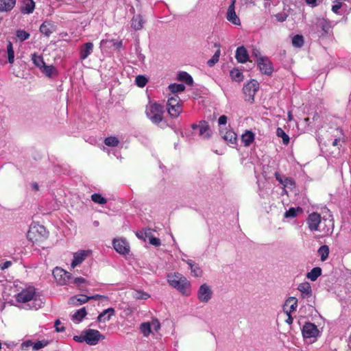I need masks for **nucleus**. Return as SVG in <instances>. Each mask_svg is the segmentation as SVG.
<instances>
[{
  "label": "nucleus",
  "mask_w": 351,
  "mask_h": 351,
  "mask_svg": "<svg viewBox=\"0 0 351 351\" xmlns=\"http://www.w3.org/2000/svg\"><path fill=\"white\" fill-rule=\"evenodd\" d=\"M147 238L149 239V242L150 244H152L154 246H156V247H158L160 245L161 242H160V239L154 237L152 234H149Z\"/></svg>",
  "instance_id": "obj_52"
},
{
  "label": "nucleus",
  "mask_w": 351,
  "mask_h": 351,
  "mask_svg": "<svg viewBox=\"0 0 351 351\" xmlns=\"http://www.w3.org/2000/svg\"><path fill=\"white\" fill-rule=\"evenodd\" d=\"M322 275V269L319 267H314L306 274L307 278L311 281H315Z\"/></svg>",
  "instance_id": "obj_32"
},
{
  "label": "nucleus",
  "mask_w": 351,
  "mask_h": 351,
  "mask_svg": "<svg viewBox=\"0 0 351 351\" xmlns=\"http://www.w3.org/2000/svg\"><path fill=\"white\" fill-rule=\"evenodd\" d=\"M285 306V307L289 306V310L287 311V314H291L296 310L298 306V300L295 297H290L286 300Z\"/></svg>",
  "instance_id": "obj_26"
},
{
  "label": "nucleus",
  "mask_w": 351,
  "mask_h": 351,
  "mask_svg": "<svg viewBox=\"0 0 351 351\" xmlns=\"http://www.w3.org/2000/svg\"><path fill=\"white\" fill-rule=\"evenodd\" d=\"M260 71L265 75H271L274 71L273 65L267 57H260L256 60Z\"/></svg>",
  "instance_id": "obj_9"
},
{
  "label": "nucleus",
  "mask_w": 351,
  "mask_h": 351,
  "mask_svg": "<svg viewBox=\"0 0 351 351\" xmlns=\"http://www.w3.org/2000/svg\"><path fill=\"white\" fill-rule=\"evenodd\" d=\"M32 60L34 64L40 69V70L46 64L42 56L37 55L36 53L32 55Z\"/></svg>",
  "instance_id": "obj_33"
},
{
  "label": "nucleus",
  "mask_w": 351,
  "mask_h": 351,
  "mask_svg": "<svg viewBox=\"0 0 351 351\" xmlns=\"http://www.w3.org/2000/svg\"><path fill=\"white\" fill-rule=\"evenodd\" d=\"M15 4L16 0H0V11H10L15 6Z\"/></svg>",
  "instance_id": "obj_25"
},
{
  "label": "nucleus",
  "mask_w": 351,
  "mask_h": 351,
  "mask_svg": "<svg viewBox=\"0 0 351 351\" xmlns=\"http://www.w3.org/2000/svg\"><path fill=\"white\" fill-rule=\"evenodd\" d=\"M241 141L245 146L247 147L250 145V144L254 141V134L249 130L245 131V132L241 136Z\"/></svg>",
  "instance_id": "obj_29"
},
{
  "label": "nucleus",
  "mask_w": 351,
  "mask_h": 351,
  "mask_svg": "<svg viewBox=\"0 0 351 351\" xmlns=\"http://www.w3.org/2000/svg\"><path fill=\"white\" fill-rule=\"evenodd\" d=\"M149 234H151V229H147L144 231L137 232L136 233L138 238L143 240H145Z\"/></svg>",
  "instance_id": "obj_51"
},
{
  "label": "nucleus",
  "mask_w": 351,
  "mask_h": 351,
  "mask_svg": "<svg viewBox=\"0 0 351 351\" xmlns=\"http://www.w3.org/2000/svg\"><path fill=\"white\" fill-rule=\"evenodd\" d=\"M179 104H181L180 99L178 95H175L168 99L167 108L175 106Z\"/></svg>",
  "instance_id": "obj_47"
},
{
  "label": "nucleus",
  "mask_w": 351,
  "mask_h": 351,
  "mask_svg": "<svg viewBox=\"0 0 351 351\" xmlns=\"http://www.w3.org/2000/svg\"><path fill=\"white\" fill-rule=\"evenodd\" d=\"M145 113L153 123L158 125L162 121L164 107L157 103H149L146 106Z\"/></svg>",
  "instance_id": "obj_3"
},
{
  "label": "nucleus",
  "mask_w": 351,
  "mask_h": 351,
  "mask_svg": "<svg viewBox=\"0 0 351 351\" xmlns=\"http://www.w3.org/2000/svg\"><path fill=\"white\" fill-rule=\"evenodd\" d=\"M331 26L330 23L324 19H319L312 25L311 31L318 38H325L330 33Z\"/></svg>",
  "instance_id": "obj_4"
},
{
  "label": "nucleus",
  "mask_w": 351,
  "mask_h": 351,
  "mask_svg": "<svg viewBox=\"0 0 351 351\" xmlns=\"http://www.w3.org/2000/svg\"><path fill=\"white\" fill-rule=\"evenodd\" d=\"M91 199L96 204L104 205L107 202L106 198L101 196L99 193H93L91 195Z\"/></svg>",
  "instance_id": "obj_40"
},
{
  "label": "nucleus",
  "mask_w": 351,
  "mask_h": 351,
  "mask_svg": "<svg viewBox=\"0 0 351 351\" xmlns=\"http://www.w3.org/2000/svg\"><path fill=\"white\" fill-rule=\"evenodd\" d=\"M86 343L90 346H95L105 337L101 332L95 329L85 330Z\"/></svg>",
  "instance_id": "obj_8"
},
{
  "label": "nucleus",
  "mask_w": 351,
  "mask_h": 351,
  "mask_svg": "<svg viewBox=\"0 0 351 351\" xmlns=\"http://www.w3.org/2000/svg\"><path fill=\"white\" fill-rule=\"evenodd\" d=\"M274 175H275V178H276V180H278L280 184H282V182H283V180H284V178H285V177L282 176V174H281L280 173H279V172H276Z\"/></svg>",
  "instance_id": "obj_64"
},
{
  "label": "nucleus",
  "mask_w": 351,
  "mask_h": 351,
  "mask_svg": "<svg viewBox=\"0 0 351 351\" xmlns=\"http://www.w3.org/2000/svg\"><path fill=\"white\" fill-rule=\"evenodd\" d=\"M141 332L144 336L147 337L151 333V325L149 322L142 323L140 326Z\"/></svg>",
  "instance_id": "obj_44"
},
{
  "label": "nucleus",
  "mask_w": 351,
  "mask_h": 351,
  "mask_svg": "<svg viewBox=\"0 0 351 351\" xmlns=\"http://www.w3.org/2000/svg\"><path fill=\"white\" fill-rule=\"evenodd\" d=\"M287 16L288 15L285 12H280L275 15L276 20L279 22H284Z\"/></svg>",
  "instance_id": "obj_56"
},
{
  "label": "nucleus",
  "mask_w": 351,
  "mask_h": 351,
  "mask_svg": "<svg viewBox=\"0 0 351 351\" xmlns=\"http://www.w3.org/2000/svg\"><path fill=\"white\" fill-rule=\"evenodd\" d=\"M145 21L141 14L134 15L131 20V27L136 31L143 29Z\"/></svg>",
  "instance_id": "obj_20"
},
{
  "label": "nucleus",
  "mask_w": 351,
  "mask_h": 351,
  "mask_svg": "<svg viewBox=\"0 0 351 351\" xmlns=\"http://www.w3.org/2000/svg\"><path fill=\"white\" fill-rule=\"evenodd\" d=\"M336 4L332 6V11L335 13H338L339 10L341 8L342 3L340 1H335Z\"/></svg>",
  "instance_id": "obj_60"
},
{
  "label": "nucleus",
  "mask_w": 351,
  "mask_h": 351,
  "mask_svg": "<svg viewBox=\"0 0 351 351\" xmlns=\"http://www.w3.org/2000/svg\"><path fill=\"white\" fill-rule=\"evenodd\" d=\"M226 19L235 25H240L241 21L236 14L235 8L228 7L226 12Z\"/></svg>",
  "instance_id": "obj_19"
},
{
  "label": "nucleus",
  "mask_w": 351,
  "mask_h": 351,
  "mask_svg": "<svg viewBox=\"0 0 351 351\" xmlns=\"http://www.w3.org/2000/svg\"><path fill=\"white\" fill-rule=\"evenodd\" d=\"M49 344V341L47 340L38 341L33 345V350L36 351L41 348H45Z\"/></svg>",
  "instance_id": "obj_48"
},
{
  "label": "nucleus",
  "mask_w": 351,
  "mask_h": 351,
  "mask_svg": "<svg viewBox=\"0 0 351 351\" xmlns=\"http://www.w3.org/2000/svg\"><path fill=\"white\" fill-rule=\"evenodd\" d=\"M86 337H85V330H84L80 335H76L73 337V340H75L76 342L82 343L86 342Z\"/></svg>",
  "instance_id": "obj_57"
},
{
  "label": "nucleus",
  "mask_w": 351,
  "mask_h": 351,
  "mask_svg": "<svg viewBox=\"0 0 351 351\" xmlns=\"http://www.w3.org/2000/svg\"><path fill=\"white\" fill-rule=\"evenodd\" d=\"M230 77L232 80L240 82L243 81V75L241 71H239L238 69H233L230 72Z\"/></svg>",
  "instance_id": "obj_35"
},
{
  "label": "nucleus",
  "mask_w": 351,
  "mask_h": 351,
  "mask_svg": "<svg viewBox=\"0 0 351 351\" xmlns=\"http://www.w3.org/2000/svg\"><path fill=\"white\" fill-rule=\"evenodd\" d=\"M11 265H12V262L10 261H7L0 265V268H1V269L4 270V269L10 267Z\"/></svg>",
  "instance_id": "obj_63"
},
{
  "label": "nucleus",
  "mask_w": 351,
  "mask_h": 351,
  "mask_svg": "<svg viewBox=\"0 0 351 351\" xmlns=\"http://www.w3.org/2000/svg\"><path fill=\"white\" fill-rule=\"evenodd\" d=\"M53 276L60 285H67L72 283V274L60 267H57L53 270Z\"/></svg>",
  "instance_id": "obj_5"
},
{
  "label": "nucleus",
  "mask_w": 351,
  "mask_h": 351,
  "mask_svg": "<svg viewBox=\"0 0 351 351\" xmlns=\"http://www.w3.org/2000/svg\"><path fill=\"white\" fill-rule=\"evenodd\" d=\"M86 282H87V281H86V280L84 278L78 277V278H74L73 277V280H72V283L71 284H74L75 286H77L80 289H82V285L84 284V283H86Z\"/></svg>",
  "instance_id": "obj_50"
},
{
  "label": "nucleus",
  "mask_w": 351,
  "mask_h": 351,
  "mask_svg": "<svg viewBox=\"0 0 351 351\" xmlns=\"http://www.w3.org/2000/svg\"><path fill=\"white\" fill-rule=\"evenodd\" d=\"M178 80L180 82L186 83L189 86H192L193 84V80L191 75L185 71H180L178 73Z\"/></svg>",
  "instance_id": "obj_27"
},
{
  "label": "nucleus",
  "mask_w": 351,
  "mask_h": 351,
  "mask_svg": "<svg viewBox=\"0 0 351 351\" xmlns=\"http://www.w3.org/2000/svg\"><path fill=\"white\" fill-rule=\"evenodd\" d=\"M294 184H295L294 180L291 178H287V177H285L284 178V180L282 183V184L284 186H293V185H294Z\"/></svg>",
  "instance_id": "obj_58"
},
{
  "label": "nucleus",
  "mask_w": 351,
  "mask_h": 351,
  "mask_svg": "<svg viewBox=\"0 0 351 351\" xmlns=\"http://www.w3.org/2000/svg\"><path fill=\"white\" fill-rule=\"evenodd\" d=\"M276 134L278 137L282 138V142L285 145H287L289 143V137L285 133V132L280 128H278L276 130Z\"/></svg>",
  "instance_id": "obj_43"
},
{
  "label": "nucleus",
  "mask_w": 351,
  "mask_h": 351,
  "mask_svg": "<svg viewBox=\"0 0 351 351\" xmlns=\"http://www.w3.org/2000/svg\"><path fill=\"white\" fill-rule=\"evenodd\" d=\"M7 53L8 62L10 64H13L14 61V51L13 49L12 43L10 41H8L7 45Z\"/></svg>",
  "instance_id": "obj_37"
},
{
  "label": "nucleus",
  "mask_w": 351,
  "mask_h": 351,
  "mask_svg": "<svg viewBox=\"0 0 351 351\" xmlns=\"http://www.w3.org/2000/svg\"><path fill=\"white\" fill-rule=\"evenodd\" d=\"M211 130L209 124L206 121H201L199 123V135L203 138L208 139L211 136Z\"/></svg>",
  "instance_id": "obj_17"
},
{
  "label": "nucleus",
  "mask_w": 351,
  "mask_h": 351,
  "mask_svg": "<svg viewBox=\"0 0 351 351\" xmlns=\"http://www.w3.org/2000/svg\"><path fill=\"white\" fill-rule=\"evenodd\" d=\"M35 8V3L33 0H23L21 12L23 14H31Z\"/></svg>",
  "instance_id": "obj_22"
},
{
  "label": "nucleus",
  "mask_w": 351,
  "mask_h": 351,
  "mask_svg": "<svg viewBox=\"0 0 351 351\" xmlns=\"http://www.w3.org/2000/svg\"><path fill=\"white\" fill-rule=\"evenodd\" d=\"M34 344V343L32 341L27 340L21 343V347L22 350H25L30 346H32L33 348Z\"/></svg>",
  "instance_id": "obj_59"
},
{
  "label": "nucleus",
  "mask_w": 351,
  "mask_h": 351,
  "mask_svg": "<svg viewBox=\"0 0 351 351\" xmlns=\"http://www.w3.org/2000/svg\"><path fill=\"white\" fill-rule=\"evenodd\" d=\"M235 58L239 63H245L249 59L247 49L243 47H239L236 50Z\"/></svg>",
  "instance_id": "obj_18"
},
{
  "label": "nucleus",
  "mask_w": 351,
  "mask_h": 351,
  "mask_svg": "<svg viewBox=\"0 0 351 351\" xmlns=\"http://www.w3.org/2000/svg\"><path fill=\"white\" fill-rule=\"evenodd\" d=\"M40 71L43 73L47 77H52L54 75H58V71L56 67L53 65H45Z\"/></svg>",
  "instance_id": "obj_28"
},
{
  "label": "nucleus",
  "mask_w": 351,
  "mask_h": 351,
  "mask_svg": "<svg viewBox=\"0 0 351 351\" xmlns=\"http://www.w3.org/2000/svg\"><path fill=\"white\" fill-rule=\"evenodd\" d=\"M298 290L301 293L302 298L306 299L308 302H312L315 304V300L312 298V288L309 282H304L298 285Z\"/></svg>",
  "instance_id": "obj_11"
},
{
  "label": "nucleus",
  "mask_w": 351,
  "mask_h": 351,
  "mask_svg": "<svg viewBox=\"0 0 351 351\" xmlns=\"http://www.w3.org/2000/svg\"><path fill=\"white\" fill-rule=\"evenodd\" d=\"M337 132L338 133H339V136H336V138L334 139V141H332V145L333 146H337V145L339 144V142H340V141H341V136L343 135L342 130H341V129H339V128H337Z\"/></svg>",
  "instance_id": "obj_55"
},
{
  "label": "nucleus",
  "mask_w": 351,
  "mask_h": 351,
  "mask_svg": "<svg viewBox=\"0 0 351 351\" xmlns=\"http://www.w3.org/2000/svg\"><path fill=\"white\" fill-rule=\"evenodd\" d=\"M169 89L173 93H180L184 90L185 86L182 84H171L169 86Z\"/></svg>",
  "instance_id": "obj_41"
},
{
  "label": "nucleus",
  "mask_w": 351,
  "mask_h": 351,
  "mask_svg": "<svg viewBox=\"0 0 351 351\" xmlns=\"http://www.w3.org/2000/svg\"><path fill=\"white\" fill-rule=\"evenodd\" d=\"M132 297L136 300H147L150 297V295L143 291L134 290L132 292Z\"/></svg>",
  "instance_id": "obj_38"
},
{
  "label": "nucleus",
  "mask_w": 351,
  "mask_h": 351,
  "mask_svg": "<svg viewBox=\"0 0 351 351\" xmlns=\"http://www.w3.org/2000/svg\"><path fill=\"white\" fill-rule=\"evenodd\" d=\"M167 280L172 287L178 290L183 295H189L191 283L182 274L180 273L170 274L167 276Z\"/></svg>",
  "instance_id": "obj_2"
},
{
  "label": "nucleus",
  "mask_w": 351,
  "mask_h": 351,
  "mask_svg": "<svg viewBox=\"0 0 351 351\" xmlns=\"http://www.w3.org/2000/svg\"><path fill=\"white\" fill-rule=\"evenodd\" d=\"M91 254L92 251L90 250H79L75 252L71 264V267L75 268L76 266L80 265L87 257L90 256Z\"/></svg>",
  "instance_id": "obj_12"
},
{
  "label": "nucleus",
  "mask_w": 351,
  "mask_h": 351,
  "mask_svg": "<svg viewBox=\"0 0 351 351\" xmlns=\"http://www.w3.org/2000/svg\"><path fill=\"white\" fill-rule=\"evenodd\" d=\"M167 109L172 118H177L182 111V103L175 106L167 108Z\"/></svg>",
  "instance_id": "obj_31"
},
{
  "label": "nucleus",
  "mask_w": 351,
  "mask_h": 351,
  "mask_svg": "<svg viewBox=\"0 0 351 351\" xmlns=\"http://www.w3.org/2000/svg\"><path fill=\"white\" fill-rule=\"evenodd\" d=\"M302 333L304 339L317 338L319 335L317 326L311 322H306L304 324Z\"/></svg>",
  "instance_id": "obj_10"
},
{
  "label": "nucleus",
  "mask_w": 351,
  "mask_h": 351,
  "mask_svg": "<svg viewBox=\"0 0 351 351\" xmlns=\"http://www.w3.org/2000/svg\"><path fill=\"white\" fill-rule=\"evenodd\" d=\"M220 135L222 138L231 144H235L237 139V134L232 130L221 129Z\"/></svg>",
  "instance_id": "obj_16"
},
{
  "label": "nucleus",
  "mask_w": 351,
  "mask_h": 351,
  "mask_svg": "<svg viewBox=\"0 0 351 351\" xmlns=\"http://www.w3.org/2000/svg\"><path fill=\"white\" fill-rule=\"evenodd\" d=\"M115 311L113 308H108L101 312L97 318L98 322H105L109 321L112 316L114 315Z\"/></svg>",
  "instance_id": "obj_21"
},
{
  "label": "nucleus",
  "mask_w": 351,
  "mask_h": 351,
  "mask_svg": "<svg viewBox=\"0 0 351 351\" xmlns=\"http://www.w3.org/2000/svg\"><path fill=\"white\" fill-rule=\"evenodd\" d=\"M302 209L300 207L290 208L288 210H287L285 213V217L286 218H293L298 215V213H302Z\"/></svg>",
  "instance_id": "obj_36"
},
{
  "label": "nucleus",
  "mask_w": 351,
  "mask_h": 351,
  "mask_svg": "<svg viewBox=\"0 0 351 351\" xmlns=\"http://www.w3.org/2000/svg\"><path fill=\"white\" fill-rule=\"evenodd\" d=\"M69 300L71 304L75 306H79L87 302L88 300H90V298L86 295L80 294L71 298Z\"/></svg>",
  "instance_id": "obj_23"
},
{
  "label": "nucleus",
  "mask_w": 351,
  "mask_h": 351,
  "mask_svg": "<svg viewBox=\"0 0 351 351\" xmlns=\"http://www.w3.org/2000/svg\"><path fill=\"white\" fill-rule=\"evenodd\" d=\"M220 55H221V51L219 49H218L215 51L214 55L212 56V58L209 60H208L207 64L210 67L213 66L219 61Z\"/></svg>",
  "instance_id": "obj_42"
},
{
  "label": "nucleus",
  "mask_w": 351,
  "mask_h": 351,
  "mask_svg": "<svg viewBox=\"0 0 351 351\" xmlns=\"http://www.w3.org/2000/svg\"><path fill=\"white\" fill-rule=\"evenodd\" d=\"M114 250L121 254H126L130 251V247L125 239H114L112 241Z\"/></svg>",
  "instance_id": "obj_14"
},
{
  "label": "nucleus",
  "mask_w": 351,
  "mask_h": 351,
  "mask_svg": "<svg viewBox=\"0 0 351 351\" xmlns=\"http://www.w3.org/2000/svg\"><path fill=\"white\" fill-rule=\"evenodd\" d=\"M40 31L42 34H45L47 36H49L52 33V32L49 28L48 25H46L45 23L40 25Z\"/></svg>",
  "instance_id": "obj_54"
},
{
  "label": "nucleus",
  "mask_w": 351,
  "mask_h": 351,
  "mask_svg": "<svg viewBox=\"0 0 351 351\" xmlns=\"http://www.w3.org/2000/svg\"><path fill=\"white\" fill-rule=\"evenodd\" d=\"M259 89V84L255 80H252L246 84L244 85L243 88V93L245 95V101H249L250 103H253L254 101V96L256 92Z\"/></svg>",
  "instance_id": "obj_6"
},
{
  "label": "nucleus",
  "mask_w": 351,
  "mask_h": 351,
  "mask_svg": "<svg viewBox=\"0 0 351 351\" xmlns=\"http://www.w3.org/2000/svg\"><path fill=\"white\" fill-rule=\"evenodd\" d=\"M87 315V312L85 307H83L79 310H77L71 317V319L73 322L77 323H80L82 321L84 317Z\"/></svg>",
  "instance_id": "obj_30"
},
{
  "label": "nucleus",
  "mask_w": 351,
  "mask_h": 351,
  "mask_svg": "<svg viewBox=\"0 0 351 351\" xmlns=\"http://www.w3.org/2000/svg\"><path fill=\"white\" fill-rule=\"evenodd\" d=\"M182 261L186 262L188 264V265L191 271V273L193 274V275L194 276L199 277L202 276V269L197 264H195L192 260L182 259Z\"/></svg>",
  "instance_id": "obj_24"
},
{
  "label": "nucleus",
  "mask_w": 351,
  "mask_h": 351,
  "mask_svg": "<svg viewBox=\"0 0 351 351\" xmlns=\"http://www.w3.org/2000/svg\"><path fill=\"white\" fill-rule=\"evenodd\" d=\"M304 43V38L302 35L297 34L292 38V45L295 47H302Z\"/></svg>",
  "instance_id": "obj_39"
},
{
  "label": "nucleus",
  "mask_w": 351,
  "mask_h": 351,
  "mask_svg": "<svg viewBox=\"0 0 351 351\" xmlns=\"http://www.w3.org/2000/svg\"><path fill=\"white\" fill-rule=\"evenodd\" d=\"M329 247L326 245H322L317 250V253L320 256V259L322 261H325L329 255Z\"/></svg>",
  "instance_id": "obj_34"
},
{
  "label": "nucleus",
  "mask_w": 351,
  "mask_h": 351,
  "mask_svg": "<svg viewBox=\"0 0 351 351\" xmlns=\"http://www.w3.org/2000/svg\"><path fill=\"white\" fill-rule=\"evenodd\" d=\"M16 36L21 42H23L28 39L30 36V34L25 30L19 29L16 32Z\"/></svg>",
  "instance_id": "obj_46"
},
{
  "label": "nucleus",
  "mask_w": 351,
  "mask_h": 351,
  "mask_svg": "<svg viewBox=\"0 0 351 351\" xmlns=\"http://www.w3.org/2000/svg\"><path fill=\"white\" fill-rule=\"evenodd\" d=\"M60 321L59 319H57L56 322H55V327H56V330L57 332H64L65 330V328L64 326H62V327H59V325L60 324Z\"/></svg>",
  "instance_id": "obj_61"
},
{
  "label": "nucleus",
  "mask_w": 351,
  "mask_h": 351,
  "mask_svg": "<svg viewBox=\"0 0 351 351\" xmlns=\"http://www.w3.org/2000/svg\"><path fill=\"white\" fill-rule=\"evenodd\" d=\"M135 82L138 87L143 88L147 83V79L143 75H138L136 77Z\"/></svg>",
  "instance_id": "obj_49"
},
{
  "label": "nucleus",
  "mask_w": 351,
  "mask_h": 351,
  "mask_svg": "<svg viewBox=\"0 0 351 351\" xmlns=\"http://www.w3.org/2000/svg\"><path fill=\"white\" fill-rule=\"evenodd\" d=\"M16 300L20 303H27L28 309L38 310L43 306V302L36 292L34 287L23 289L15 296Z\"/></svg>",
  "instance_id": "obj_1"
},
{
  "label": "nucleus",
  "mask_w": 351,
  "mask_h": 351,
  "mask_svg": "<svg viewBox=\"0 0 351 351\" xmlns=\"http://www.w3.org/2000/svg\"><path fill=\"white\" fill-rule=\"evenodd\" d=\"M112 43V46L117 50H119L123 46V41L121 40L111 39L106 40Z\"/></svg>",
  "instance_id": "obj_53"
},
{
  "label": "nucleus",
  "mask_w": 351,
  "mask_h": 351,
  "mask_svg": "<svg viewBox=\"0 0 351 351\" xmlns=\"http://www.w3.org/2000/svg\"><path fill=\"white\" fill-rule=\"evenodd\" d=\"M227 117L226 115H221L218 119V123L219 125H225L227 123Z\"/></svg>",
  "instance_id": "obj_62"
},
{
  "label": "nucleus",
  "mask_w": 351,
  "mask_h": 351,
  "mask_svg": "<svg viewBox=\"0 0 351 351\" xmlns=\"http://www.w3.org/2000/svg\"><path fill=\"white\" fill-rule=\"evenodd\" d=\"M94 45L92 42H87L79 48V57L81 60H86L93 52Z\"/></svg>",
  "instance_id": "obj_15"
},
{
  "label": "nucleus",
  "mask_w": 351,
  "mask_h": 351,
  "mask_svg": "<svg viewBox=\"0 0 351 351\" xmlns=\"http://www.w3.org/2000/svg\"><path fill=\"white\" fill-rule=\"evenodd\" d=\"M213 291L211 287L207 284L202 285L197 293L198 300L203 303H208L212 298Z\"/></svg>",
  "instance_id": "obj_7"
},
{
  "label": "nucleus",
  "mask_w": 351,
  "mask_h": 351,
  "mask_svg": "<svg viewBox=\"0 0 351 351\" xmlns=\"http://www.w3.org/2000/svg\"><path fill=\"white\" fill-rule=\"evenodd\" d=\"M119 143V139L115 136H109L104 140V143L108 146L115 147L118 145Z\"/></svg>",
  "instance_id": "obj_45"
},
{
  "label": "nucleus",
  "mask_w": 351,
  "mask_h": 351,
  "mask_svg": "<svg viewBox=\"0 0 351 351\" xmlns=\"http://www.w3.org/2000/svg\"><path fill=\"white\" fill-rule=\"evenodd\" d=\"M322 218L317 213L310 214L307 219V223L311 231L319 230V225L320 224Z\"/></svg>",
  "instance_id": "obj_13"
}]
</instances>
